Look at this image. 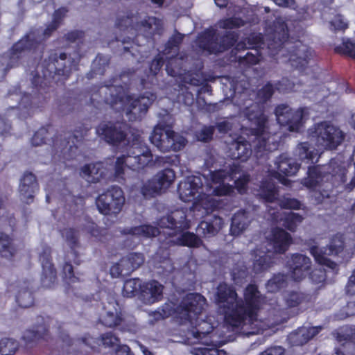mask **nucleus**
I'll return each instance as SVG.
<instances>
[{
	"label": "nucleus",
	"instance_id": "obj_39",
	"mask_svg": "<svg viewBox=\"0 0 355 355\" xmlns=\"http://www.w3.org/2000/svg\"><path fill=\"white\" fill-rule=\"evenodd\" d=\"M170 242L175 245H184L190 248H198L202 243L201 239L198 236L191 232L180 234L175 239L171 240Z\"/></svg>",
	"mask_w": 355,
	"mask_h": 355
},
{
	"label": "nucleus",
	"instance_id": "obj_10",
	"mask_svg": "<svg viewBox=\"0 0 355 355\" xmlns=\"http://www.w3.org/2000/svg\"><path fill=\"white\" fill-rule=\"evenodd\" d=\"M152 144L162 152L178 151L186 144L187 140L182 135L167 128L157 126L150 137Z\"/></svg>",
	"mask_w": 355,
	"mask_h": 355
},
{
	"label": "nucleus",
	"instance_id": "obj_29",
	"mask_svg": "<svg viewBox=\"0 0 355 355\" xmlns=\"http://www.w3.org/2000/svg\"><path fill=\"white\" fill-rule=\"evenodd\" d=\"M155 98L154 95L149 94L133 100L126 110V114L129 116V119L132 121L140 118L143 114L146 112Z\"/></svg>",
	"mask_w": 355,
	"mask_h": 355
},
{
	"label": "nucleus",
	"instance_id": "obj_16",
	"mask_svg": "<svg viewBox=\"0 0 355 355\" xmlns=\"http://www.w3.org/2000/svg\"><path fill=\"white\" fill-rule=\"evenodd\" d=\"M103 312L99 320L105 327L112 328L120 325L123 321L121 309L113 296H107L103 302Z\"/></svg>",
	"mask_w": 355,
	"mask_h": 355
},
{
	"label": "nucleus",
	"instance_id": "obj_12",
	"mask_svg": "<svg viewBox=\"0 0 355 355\" xmlns=\"http://www.w3.org/2000/svg\"><path fill=\"white\" fill-rule=\"evenodd\" d=\"M125 157L126 165L132 170L143 168L153 158L148 147L139 139L131 144Z\"/></svg>",
	"mask_w": 355,
	"mask_h": 355
},
{
	"label": "nucleus",
	"instance_id": "obj_21",
	"mask_svg": "<svg viewBox=\"0 0 355 355\" xmlns=\"http://www.w3.org/2000/svg\"><path fill=\"white\" fill-rule=\"evenodd\" d=\"M292 242L291 235L282 228L272 229L268 237L267 252L272 254H283Z\"/></svg>",
	"mask_w": 355,
	"mask_h": 355
},
{
	"label": "nucleus",
	"instance_id": "obj_47",
	"mask_svg": "<svg viewBox=\"0 0 355 355\" xmlns=\"http://www.w3.org/2000/svg\"><path fill=\"white\" fill-rule=\"evenodd\" d=\"M261 253H263V254H259V259H257L254 263V270L257 272L266 270L273 263L271 253H268L267 250L266 252L263 251Z\"/></svg>",
	"mask_w": 355,
	"mask_h": 355
},
{
	"label": "nucleus",
	"instance_id": "obj_55",
	"mask_svg": "<svg viewBox=\"0 0 355 355\" xmlns=\"http://www.w3.org/2000/svg\"><path fill=\"white\" fill-rule=\"evenodd\" d=\"M284 299L288 307H295L303 301L304 297L302 293L293 291L286 294Z\"/></svg>",
	"mask_w": 355,
	"mask_h": 355
},
{
	"label": "nucleus",
	"instance_id": "obj_9",
	"mask_svg": "<svg viewBox=\"0 0 355 355\" xmlns=\"http://www.w3.org/2000/svg\"><path fill=\"white\" fill-rule=\"evenodd\" d=\"M314 137L318 147L325 150H336L344 141L345 135L337 126L324 121L315 127Z\"/></svg>",
	"mask_w": 355,
	"mask_h": 355
},
{
	"label": "nucleus",
	"instance_id": "obj_62",
	"mask_svg": "<svg viewBox=\"0 0 355 355\" xmlns=\"http://www.w3.org/2000/svg\"><path fill=\"white\" fill-rule=\"evenodd\" d=\"M355 315V301L347 303L340 311L336 315L339 320H343L349 316Z\"/></svg>",
	"mask_w": 355,
	"mask_h": 355
},
{
	"label": "nucleus",
	"instance_id": "obj_13",
	"mask_svg": "<svg viewBox=\"0 0 355 355\" xmlns=\"http://www.w3.org/2000/svg\"><path fill=\"white\" fill-rule=\"evenodd\" d=\"M345 248V243L342 235L334 236L329 245L323 252L317 246H313L310 248L311 254L314 257L315 261L320 265L325 266L332 270L337 268V264L325 257L326 255H336L341 252Z\"/></svg>",
	"mask_w": 355,
	"mask_h": 355
},
{
	"label": "nucleus",
	"instance_id": "obj_52",
	"mask_svg": "<svg viewBox=\"0 0 355 355\" xmlns=\"http://www.w3.org/2000/svg\"><path fill=\"white\" fill-rule=\"evenodd\" d=\"M85 36V32L81 30H72L63 36V40L69 44L81 42Z\"/></svg>",
	"mask_w": 355,
	"mask_h": 355
},
{
	"label": "nucleus",
	"instance_id": "obj_54",
	"mask_svg": "<svg viewBox=\"0 0 355 355\" xmlns=\"http://www.w3.org/2000/svg\"><path fill=\"white\" fill-rule=\"evenodd\" d=\"M33 99V96L30 94H23L18 104L19 108L26 110L28 114H30L33 112V108L35 107Z\"/></svg>",
	"mask_w": 355,
	"mask_h": 355
},
{
	"label": "nucleus",
	"instance_id": "obj_22",
	"mask_svg": "<svg viewBox=\"0 0 355 355\" xmlns=\"http://www.w3.org/2000/svg\"><path fill=\"white\" fill-rule=\"evenodd\" d=\"M287 264L291 271V277L295 281H301L309 272L312 262L306 255L295 253L291 254Z\"/></svg>",
	"mask_w": 355,
	"mask_h": 355
},
{
	"label": "nucleus",
	"instance_id": "obj_41",
	"mask_svg": "<svg viewBox=\"0 0 355 355\" xmlns=\"http://www.w3.org/2000/svg\"><path fill=\"white\" fill-rule=\"evenodd\" d=\"M140 28L150 35L160 34L162 28L161 20L153 17H148L139 24Z\"/></svg>",
	"mask_w": 355,
	"mask_h": 355
},
{
	"label": "nucleus",
	"instance_id": "obj_4",
	"mask_svg": "<svg viewBox=\"0 0 355 355\" xmlns=\"http://www.w3.org/2000/svg\"><path fill=\"white\" fill-rule=\"evenodd\" d=\"M45 48V43L37 38L35 32L26 33L9 49L6 69L19 67L30 53L35 55V59H41Z\"/></svg>",
	"mask_w": 355,
	"mask_h": 355
},
{
	"label": "nucleus",
	"instance_id": "obj_8",
	"mask_svg": "<svg viewBox=\"0 0 355 355\" xmlns=\"http://www.w3.org/2000/svg\"><path fill=\"white\" fill-rule=\"evenodd\" d=\"M125 201L123 190L119 187L113 186L96 198V205L101 214L116 216L121 211Z\"/></svg>",
	"mask_w": 355,
	"mask_h": 355
},
{
	"label": "nucleus",
	"instance_id": "obj_53",
	"mask_svg": "<svg viewBox=\"0 0 355 355\" xmlns=\"http://www.w3.org/2000/svg\"><path fill=\"white\" fill-rule=\"evenodd\" d=\"M220 28L224 29H232L244 25V21L238 17H231L220 20L218 23Z\"/></svg>",
	"mask_w": 355,
	"mask_h": 355
},
{
	"label": "nucleus",
	"instance_id": "obj_25",
	"mask_svg": "<svg viewBox=\"0 0 355 355\" xmlns=\"http://www.w3.org/2000/svg\"><path fill=\"white\" fill-rule=\"evenodd\" d=\"M164 286L156 280L144 282L140 288L139 299L145 304H153L162 300Z\"/></svg>",
	"mask_w": 355,
	"mask_h": 355
},
{
	"label": "nucleus",
	"instance_id": "obj_45",
	"mask_svg": "<svg viewBox=\"0 0 355 355\" xmlns=\"http://www.w3.org/2000/svg\"><path fill=\"white\" fill-rule=\"evenodd\" d=\"M19 343L17 340L3 338L0 340V352L1 355H13L18 349Z\"/></svg>",
	"mask_w": 355,
	"mask_h": 355
},
{
	"label": "nucleus",
	"instance_id": "obj_49",
	"mask_svg": "<svg viewBox=\"0 0 355 355\" xmlns=\"http://www.w3.org/2000/svg\"><path fill=\"white\" fill-rule=\"evenodd\" d=\"M297 155L301 159L313 160L317 153L311 149L308 143H301L297 148Z\"/></svg>",
	"mask_w": 355,
	"mask_h": 355
},
{
	"label": "nucleus",
	"instance_id": "obj_2",
	"mask_svg": "<svg viewBox=\"0 0 355 355\" xmlns=\"http://www.w3.org/2000/svg\"><path fill=\"white\" fill-rule=\"evenodd\" d=\"M243 297L245 304L241 302L239 303V307L243 308L239 313L243 317L240 327L246 335L257 334L261 323L257 318V313L264 303L265 298L254 284H249L245 288Z\"/></svg>",
	"mask_w": 355,
	"mask_h": 355
},
{
	"label": "nucleus",
	"instance_id": "obj_28",
	"mask_svg": "<svg viewBox=\"0 0 355 355\" xmlns=\"http://www.w3.org/2000/svg\"><path fill=\"white\" fill-rule=\"evenodd\" d=\"M175 179L173 170L166 168L159 172L150 181L146 187L153 193H159L169 187Z\"/></svg>",
	"mask_w": 355,
	"mask_h": 355
},
{
	"label": "nucleus",
	"instance_id": "obj_27",
	"mask_svg": "<svg viewBox=\"0 0 355 355\" xmlns=\"http://www.w3.org/2000/svg\"><path fill=\"white\" fill-rule=\"evenodd\" d=\"M321 329V326L299 327L288 334V341L292 346H302L315 337Z\"/></svg>",
	"mask_w": 355,
	"mask_h": 355
},
{
	"label": "nucleus",
	"instance_id": "obj_19",
	"mask_svg": "<svg viewBox=\"0 0 355 355\" xmlns=\"http://www.w3.org/2000/svg\"><path fill=\"white\" fill-rule=\"evenodd\" d=\"M51 318L49 316L38 315L33 327L24 331L23 338L27 343H37L41 340L48 341L51 338L49 324Z\"/></svg>",
	"mask_w": 355,
	"mask_h": 355
},
{
	"label": "nucleus",
	"instance_id": "obj_32",
	"mask_svg": "<svg viewBox=\"0 0 355 355\" xmlns=\"http://www.w3.org/2000/svg\"><path fill=\"white\" fill-rule=\"evenodd\" d=\"M229 153L232 159L245 162L252 155L251 146L245 140L234 141L230 145Z\"/></svg>",
	"mask_w": 355,
	"mask_h": 355
},
{
	"label": "nucleus",
	"instance_id": "obj_60",
	"mask_svg": "<svg viewBox=\"0 0 355 355\" xmlns=\"http://www.w3.org/2000/svg\"><path fill=\"white\" fill-rule=\"evenodd\" d=\"M125 257L132 266L133 271L139 268L144 262V257L141 253H130Z\"/></svg>",
	"mask_w": 355,
	"mask_h": 355
},
{
	"label": "nucleus",
	"instance_id": "obj_18",
	"mask_svg": "<svg viewBox=\"0 0 355 355\" xmlns=\"http://www.w3.org/2000/svg\"><path fill=\"white\" fill-rule=\"evenodd\" d=\"M51 248L49 246H44L39 256L42 271L41 283L43 287L51 288L57 282V271L52 262Z\"/></svg>",
	"mask_w": 355,
	"mask_h": 355
},
{
	"label": "nucleus",
	"instance_id": "obj_34",
	"mask_svg": "<svg viewBox=\"0 0 355 355\" xmlns=\"http://www.w3.org/2000/svg\"><path fill=\"white\" fill-rule=\"evenodd\" d=\"M15 300L18 306L23 309L32 306L35 302L34 293L30 282H24L16 295Z\"/></svg>",
	"mask_w": 355,
	"mask_h": 355
},
{
	"label": "nucleus",
	"instance_id": "obj_36",
	"mask_svg": "<svg viewBox=\"0 0 355 355\" xmlns=\"http://www.w3.org/2000/svg\"><path fill=\"white\" fill-rule=\"evenodd\" d=\"M251 221L250 214L245 211H239L232 218L231 232L234 235H239L249 226Z\"/></svg>",
	"mask_w": 355,
	"mask_h": 355
},
{
	"label": "nucleus",
	"instance_id": "obj_20",
	"mask_svg": "<svg viewBox=\"0 0 355 355\" xmlns=\"http://www.w3.org/2000/svg\"><path fill=\"white\" fill-rule=\"evenodd\" d=\"M127 125L123 123H101L97 129L96 133L102 137L107 143L117 144L125 141L126 138Z\"/></svg>",
	"mask_w": 355,
	"mask_h": 355
},
{
	"label": "nucleus",
	"instance_id": "obj_5",
	"mask_svg": "<svg viewBox=\"0 0 355 355\" xmlns=\"http://www.w3.org/2000/svg\"><path fill=\"white\" fill-rule=\"evenodd\" d=\"M238 295L234 288L226 283H220L217 287L215 301L220 311L225 315L226 322L234 327H240L243 317L239 313L243 308L239 307Z\"/></svg>",
	"mask_w": 355,
	"mask_h": 355
},
{
	"label": "nucleus",
	"instance_id": "obj_56",
	"mask_svg": "<svg viewBox=\"0 0 355 355\" xmlns=\"http://www.w3.org/2000/svg\"><path fill=\"white\" fill-rule=\"evenodd\" d=\"M214 132V126H203L196 132V136L198 141L207 142L212 139Z\"/></svg>",
	"mask_w": 355,
	"mask_h": 355
},
{
	"label": "nucleus",
	"instance_id": "obj_40",
	"mask_svg": "<svg viewBox=\"0 0 355 355\" xmlns=\"http://www.w3.org/2000/svg\"><path fill=\"white\" fill-rule=\"evenodd\" d=\"M132 272H133L132 266L125 257L110 268V275L114 278L128 275Z\"/></svg>",
	"mask_w": 355,
	"mask_h": 355
},
{
	"label": "nucleus",
	"instance_id": "obj_23",
	"mask_svg": "<svg viewBox=\"0 0 355 355\" xmlns=\"http://www.w3.org/2000/svg\"><path fill=\"white\" fill-rule=\"evenodd\" d=\"M39 190V184L36 176L31 172L26 171L20 179L19 196L24 203L31 204L35 193Z\"/></svg>",
	"mask_w": 355,
	"mask_h": 355
},
{
	"label": "nucleus",
	"instance_id": "obj_6",
	"mask_svg": "<svg viewBox=\"0 0 355 355\" xmlns=\"http://www.w3.org/2000/svg\"><path fill=\"white\" fill-rule=\"evenodd\" d=\"M86 135L87 130L80 127L73 132L63 130L61 133H57L51 138L55 153L66 159H73Z\"/></svg>",
	"mask_w": 355,
	"mask_h": 355
},
{
	"label": "nucleus",
	"instance_id": "obj_51",
	"mask_svg": "<svg viewBox=\"0 0 355 355\" xmlns=\"http://www.w3.org/2000/svg\"><path fill=\"white\" fill-rule=\"evenodd\" d=\"M286 276L283 274H277L270 279L267 283V288L270 292H275L286 284Z\"/></svg>",
	"mask_w": 355,
	"mask_h": 355
},
{
	"label": "nucleus",
	"instance_id": "obj_61",
	"mask_svg": "<svg viewBox=\"0 0 355 355\" xmlns=\"http://www.w3.org/2000/svg\"><path fill=\"white\" fill-rule=\"evenodd\" d=\"M279 205L284 209H300L301 208L300 202L297 199L291 198H284L280 200Z\"/></svg>",
	"mask_w": 355,
	"mask_h": 355
},
{
	"label": "nucleus",
	"instance_id": "obj_11",
	"mask_svg": "<svg viewBox=\"0 0 355 355\" xmlns=\"http://www.w3.org/2000/svg\"><path fill=\"white\" fill-rule=\"evenodd\" d=\"M235 42L233 34L219 37L214 29L205 31L198 40L199 47L209 53L223 52L233 46Z\"/></svg>",
	"mask_w": 355,
	"mask_h": 355
},
{
	"label": "nucleus",
	"instance_id": "obj_1",
	"mask_svg": "<svg viewBox=\"0 0 355 355\" xmlns=\"http://www.w3.org/2000/svg\"><path fill=\"white\" fill-rule=\"evenodd\" d=\"M73 62L66 53L51 52L42 63V76L37 70L31 72V84L35 94L49 92L54 85H64L71 73Z\"/></svg>",
	"mask_w": 355,
	"mask_h": 355
},
{
	"label": "nucleus",
	"instance_id": "obj_58",
	"mask_svg": "<svg viewBox=\"0 0 355 355\" xmlns=\"http://www.w3.org/2000/svg\"><path fill=\"white\" fill-rule=\"evenodd\" d=\"M230 178L232 180L235 179L234 184L236 185V189H238L240 193H243L245 191V186L249 182V175H243L242 176L236 177V173L234 172H232L230 175Z\"/></svg>",
	"mask_w": 355,
	"mask_h": 355
},
{
	"label": "nucleus",
	"instance_id": "obj_44",
	"mask_svg": "<svg viewBox=\"0 0 355 355\" xmlns=\"http://www.w3.org/2000/svg\"><path fill=\"white\" fill-rule=\"evenodd\" d=\"M304 218L297 213L289 212L282 219V225L290 231H295Z\"/></svg>",
	"mask_w": 355,
	"mask_h": 355
},
{
	"label": "nucleus",
	"instance_id": "obj_48",
	"mask_svg": "<svg viewBox=\"0 0 355 355\" xmlns=\"http://www.w3.org/2000/svg\"><path fill=\"white\" fill-rule=\"evenodd\" d=\"M52 128L51 125H47L46 127H42L36 131L31 138V144L34 146H39L46 144L48 139V135H49V130Z\"/></svg>",
	"mask_w": 355,
	"mask_h": 355
},
{
	"label": "nucleus",
	"instance_id": "obj_57",
	"mask_svg": "<svg viewBox=\"0 0 355 355\" xmlns=\"http://www.w3.org/2000/svg\"><path fill=\"white\" fill-rule=\"evenodd\" d=\"M125 167H128L126 165V157L125 155H122L116 159L114 166V176L119 180V179H124L123 174Z\"/></svg>",
	"mask_w": 355,
	"mask_h": 355
},
{
	"label": "nucleus",
	"instance_id": "obj_42",
	"mask_svg": "<svg viewBox=\"0 0 355 355\" xmlns=\"http://www.w3.org/2000/svg\"><path fill=\"white\" fill-rule=\"evenodd\" d=\"M259 195L267 202H274L277 199V189L273 182L268 181L261 184Z\"/></svg>",
	"mask_w": 355,
	"mask_h": 355
},
{
	"label": "nucleus",
	"instance_id": "obj_33",
	"mask_svg": "<svg viewBox=\"0 0 355 355\" xmlns=\"http://www.w3.org/2000/svg\"><path fill=\"white\" fill-rule=\"evenodd\" d=\"M223 226L221 218L214 216L207 220H203L198 225L196 232L200 236L210 237L216 235Z\"/></svg>",
	"mask_w": 355,
	"mask_h": 355
},
{
	"label": "nucleus",
	"instance_id": "obj_3",
	"mask_svg": "<svg viewBox=\"0 0 355 355\" xmlns=\"http://www.w3.org/2000/svg\"><path fill=\"white\" fill-rule=\"evenodd\" d=\"M244 116L254 124L251 132L256 136L254 148L257 152L272 151L277 146L274 135L268 131L267 117L261 110L257 103H252L243 110Z\"/></svg>",
	"mask_w": 355,
	"mask_h": 355
},
{
	"label": "nucleus",
	"instance_id": "obj_59",
	"mask_svg": "<svg viewBox=\"0 0 355 355\" xmlns=\"http://www.w3.org/2000/svg\"><path fill=\"white\" fill-rule=\"evenodd\" d=\"M69 10L66 7H60L59 8L54 10L53 13L52 22L55 24L56 26L60 27L67 16Z\"/></svg>",
	"mask_w": 355,
	"mask_h": 355
},
{
	"label": "nucleus",
	"instance_id": "obj_64",
	"mask_svg": "<svg viewBox=\"0 0 355 355\" xmlns=\"http://www.w3.org/2000/svg\"><path fill=\"white\" fill-rule=\"evenodd\" d=\"M336 50L355 58V43L349 40L344 42L343 46L337 47Z\"/></svg>",
	"mask_w": 355,
	"mask_h": 355
},
{
	"label": "nucleus",
	"instance_id": "obj_38",
	"mask_svg": "<svg viewBox=\"0 0 355 355\" xmlns=\"http://www.w3.org/2000/svg\"><path fill=\"white\" fill-rule=\"evenodd\" d=\"M311 55L310 49L304 44H299L296 46L295 51L291 55L290 61L295 67L304 66Z\"/></svg>",
	"mask_w": 355,
	"mask_h": 355
},
{
	"label": "nucleus",
	"instance_id": "obj_7",
	"mask_svg": "<svg viewBox=\"0 0 355 355\" xmlns=\"http://www.w3.org/2000/svg\"><path fill=\"white\" fill-rule=\"evenodd\" d=\"M61 234L70 247V251L65 255V261L62 267L64 279L68 281L69 284L82 282L83 279L80 276L75 275L73 267L71 264V262L76 265L80 264L79 254L76 250L79 245L78 232L74 228L69 227L62 230Z\"/></svg>",
	"mask_w": 355,
	"mask_h": 355
},
{
	"label": "nucleus",
	"instance_id": "obj_50",
	"mask_svg": "<svg viewBox=\"0 0 355 355\" xmlns=\"http://www.w3.org/2000/svg\"><path fill=\"white\" fill-rule=\"evenodd\" d=\"M321 181V178L316 168H309L308 177L302 180V184L308 188H315Z\"/></svg>",
	"mask_w": 355,
	"mask_h": 355
},
{
	"label": "nucleus",
	"instance_id": "obj_15",
	"mask_svg": "<svg viewBox=\"0 0 355 355\" xmlns=\"http://www.w3.org/2000/svg\"><path fill=\"white\" fill-rule=\"evenodd\" d=\"M158 225L162 228L171 229L173 232L168 233L171 237H176L184 230L190 227V222L187 218V214L184 209H176L168 214L162 217Z\"/></svg>",
	"mask_w": 355,
	"mask_h": 355
},
{
	"label": "nucleus",
	"instance_id": "obj_31",
	"mask_svg": "<svg viewBox=\"0 0 355 355\" xmlns=\"http://www.w3.org/2000/svg\"><path fill=\"white\" fill-rule=\"evenodd\" d=\"M211 329L212 327L209 323L202 321L198 327H193L187 332L184 342L187 345H196L198 343L207 345V341H202V339L206 338Z\"/></svg>",
	"mask_w": 355,
	"mask_h": 355
},
{
	"label": "nucleus",
	"instance_id": "obj_14",
	"mask_svg": "<svg viewBox=\"0 0 355 355\" xmlns=\"http://www.w3.org/2000/svg\"><path fill=\"white\" fill-rule=\"evenodd\" d=\"M205 298L199 294H189L177 307L176 313L182 320L191 321L204 309Z\"/></svg>",
	"mask_w": 355,
	"mask_h": 355
},
{
	"label": "nucleus",
	"instance_id": "obj_63",
	"mask_svg": "<svg viewBox=\"0 0 355 355\" xmlns=\"http://www.w3.org/2000/svg\"><path fill=\"white\" fill-rule=\"evenodd\" d=\"M337 355H355V342L348 341L336 349Z\"/></svg>",
	"mask_w": 355,
	"mask_h": 355
},
{
	"label": "nucleus",
	"instance_id": "obj_30",
	"mask_svg": "<svg viewBox=\"0 0 355 355\" xmlns=\"http://www.w3.org/2000/svg\"><path fill=\"white\" fill-rule=\"evenodd\" d=\"M207 176H209L214 184H218V186L210 188L209 193L215 196H225L232 192V188L223 183L224 180L228 177L227 172L223 170L209 171Z\"/></svg>",
	"mask_w": 355,
	"mask_h": 355
},
{
	"label": "nucleus",
	"instance_id": "obj_24",
	"mask_svg": "<svg viewBox=\"0 0 355 355\" xmlns=\"http://www.w3.org/2000/svg\"><path fill=\"white\" fill-rule=\"evenodd\" d=\"M275 165L278 172H275L273 176L279 179L285 185L289 184V180L284 177H281L279 173L288 176L293 175L296 174L300 168V165L292 158L288 157L285 153L280 155L276 158Z\"/></svg>",
	"mask_w": 355,
	"mask_h": 355
},
{
	"label": "nucleus",
	"instance_id": "obj_26",
	"mask_svg": "<svg viewBox=\"0 0 355 355\" xmlns=\"http://www.w3.org/2000/svg\"><path fill=\"white\" fill-rule=\"evenodd\" d=\"M275 115L281 125H288L290 131L297 130L302 119V113L294 111L286 105H280L275 110Z\"/></svg>",
	"mask_w": 355,
	"mask_h": 355
},
{
	"label": "nucleus",
	"instance_id": "obj_37",
	"mask_svg": "<svg viewBox=\"0 0 355 355\" xmlns=\"http://www.w3.org/2000/svg\"><path fill=\"white\" fill-rule=\"evenodd\" d=\"M17 252L13 239L8 234L0 231V255L8 259H12Z\"/></svg>",
	"mask_w": 355,
	"mask_h": 355
},
{
	"label": "nucleus",
	"instance_id": "obj_17",
	"mask_svg": "<svg viewBox=\"0 0 355 355\" xmlns=\"http://www.w3.org/2000/svg\"><path fill=\"white\" fill-rule=\"evenodd\" d=\"M202 182L198 176L187 177L179 184L178 192L184 202L200 201L203 199Z\"/></svg>",
	"mask_w": 355,
	"mask_h": 355
},
{
	"label": "nucleus",
	"instance_id": "obj_43",
	"mask_svg": "<svg viewBox=\"0 0 355 355\" xmlns=\"http://www.w3.org/2000/svg\"><path fill=\"white\" fill-rule=\"evenodd\" d=\"M127 234L138 236H144L146 237L155 236L159 234L157 227L151 225H141L134 227L125 230Z\"/></svg>",
	"mask_w": 355,
	"mask_h": 355
},
{
	"label": "nucleus",
	"instance_id": "obj_35",
	"mask_svg": "<svg viewBox=\"0 0 355 355\" xmlns=\"http://www.w3.org/2000/svg\"><path fill=\"white\" fill-rule=\"evenodd\" d=\"M94 343L100 352L102 349L114 350L119 346L120 340L114 333L108 331L94 338ZM95 347L94 346L93 349Z\"/></svg>",
	"mask_w": 355,
	"mask_h": 355
},
{
	"label": "nucleus",
	"instance_id": "obj_46",
	"mask_svg": "<svg viewBox=\"0 0 355 355\" xmlns=\"http://www.w3.org/2000/svg\"><path fill=\"white\" fill-rule=\"evenodd\" d=\"M142 286L141 280L138 278H133L128 279L125 282L123 288V294L127 297H131L135 295V293L139 291Z\"/></svg>",
	"mask_w": 355,
	"mask_h": 355
}]
</instances>
